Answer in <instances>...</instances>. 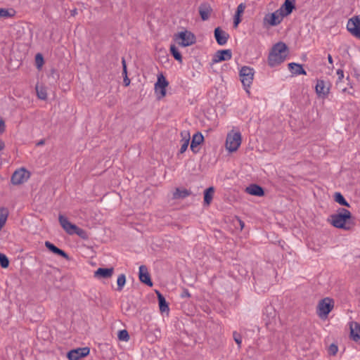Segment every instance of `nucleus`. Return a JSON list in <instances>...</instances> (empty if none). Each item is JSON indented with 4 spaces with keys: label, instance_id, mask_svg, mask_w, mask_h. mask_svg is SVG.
I'll list each match as a JSON object with an SVG mask.
<instances>
[{
    "label": "nucleus",
    "instance_id": "f257e3e1",
    "mask_svg": "<svg viewBox=\"0 0 360 360\" xmlns=\"http://www.w3.org/2000/svg\"><path fill=\"white\" fill-rule=\"evenodd\" d=\"M330 224L336 228L346 231L351 230L354 225L351 212L344 208L340 209L336 214L330 216Z\"/></svg>",
    "mask_w": 360,
    "mask_h": 360
},
{
    "label": "nucleus",
    "instance_id": "f03ea898",
    "mask_svg": "<svg viewBox=\"0 0 360 360\" xmlns=\"http://www.w3.org/2000/svg\"><path fill=\"white\" fill-rule=\"evenodd\" d=\"M287 46L282 42L275 44L269 53L268 63L271 67H274L283 63L287 56Z\"/></svg>",
    "mask_w": 360,
    "mask_h": 360
},
{
    "label": "nucleus",
    "instance_id": "7ed1b4c3",
    "mask_svg": "<svg viewBox=\"0 0 360 360\" xmlns=\"http://www.w3.org/2000/svg\"><path fill=\"white\" fill-rule=\"evenodd\" d=\"M58 220L63 229L68 234H76L83 239H86L89 238V234L85 230L78 227L75 224H72L68 219V218L64 217L63 215H59Z\"/></svg>",
    "mask_w": 360,
    "mask_h": 360
},
{
    "label": "nucleus",
    "instance_id": "20e7f679",
    "mask_svg": "<svg viewBox=\"0 0 360 360\" xmlns=\"http://www.w3.org/2000/svg\"><path fill=\"white\" fill-rule=\"evenodd\" d=\"M334 307V300L330 297L321 300L317 306V314L321 319L327 318Z\"/></svg>",
    "mask_w": 360,
    "mask_h": 360
},
{
    "label": "nucleus",
    "instance_id": "39448f33",
    "mask_svg": "<svg viewBox=\"0 0 360 360\" xmlns=\"http://www.w3.org/2000/svg\"><path fill=\"white\" fill-rule=\"evenodd\" d=\"M174 39L176 43L183 47L191 46L195 42V35L187 30L180 32L175 34Z\"/></svg>",
    "mask_w": 360,
    "mask_h": 360
},
{
    "label": "nucleus",
    "instance_id": "423d86ee",
    "mask_svg": "<svg viewBox=\"0 0 360 360\" xmlns=\"http://www.w3.org/2000/svg\"><path fill=\"white\" fill-rule=\"evenodd\" d=\"M241 144V134L240 132L231 131L227 134L226 148L229 152H235Z\"/></svg>",
    "mask_w": 360,
    "mask_h": 360
},
{
    "label": "nucleus",
    "instance_id": "0eeeda50",
    "mask_svg": "<svg viewBox=\"0 0 360 360\" xmlns=\"http://www.w3.org/2000/svg\"><path fill=\"white\" fill-rule=\"evenodd\" d=\"M254 70L251 68L244 66L240 70V77L243 85L247 93H250L248 88L250 86L254 77Z\"/></svg>",
    "mask_w": 360,
    "mask_h": 360
},
{
    "label": "nucleus",
    "instance_id": "6e6552de",
    "mask_svg": "<svg viewBox=\"0 0 360 360\" xmlns=\"http://www.w3.org/2000/svg\"><path fill=\"white\" fill-rule=\"evenodd\" d=\"M283 18V15H282L278 10H276L272 13L265 15L263 23L264 26H276L281 22Z\"/></svg>",
    "mask_w": 360,
    "mask_h": 360
},
{
    "label": "nucleus",
    "instance_id": "1a4fd4ad",
    "mask_svg": "<svg viewBox=\"0 0 360 360\" xmlns=\"http://www.w3.org/2000/svg\"><path fill=\"white\" fill-rule=\"evenodd\" d=\"M347 29L351 34L360 39V16L356 15L349 19Z\"/></svg>",
    "mask_w": 360,
    "mask_h": 360
},
{
    "label": "nucleus",
    "instance_id": "9d476101",
    "mask_svg": "<svg viewBox=\"0 0 360 360\" xmlns=\"http://www.w3.org/2000/svg\"><path fill=\"white\" fill-rule=\"evenodd\" d=\"M168 82L162 75H160L158 77V81L155 84V91L158 95V99L165 96L166 87L168 86Z\"/></svg>",
    "mask_w": 360,
    "mask_h": 360
},
{
    "label": "nucleus",
    "instance_id": "9b49d317",
    "mask_svg": "<svg viewBox=\"0 0 360 360\" xmlns=\"http://www.w3.org/2000/svg\"><path fill=\"white\" fill-rule=\"evenodd\" d=\"M30 178V173L25 169L16 170L11 176V182L15 185L21 184Z\"/></svg>",
    "mask_w": 360,
    "mask_h": 360
},
{
    "label": "nucleus",
    "instance_id": "f8f14e48",
    "mask_svg": "<svg viewBox=\"0 0 360 360\" xmlns=\"http://www.w3.org/2000/svg\"><path fill=\"white\" fill-rule=\"evenodd\" d=\"M90 352L89 347H82L69 351L67 357L69 360H79L80 358L86 356Z\"/></svg>",
    "mask_w": 360,
    "mask_h": 360
},
{
    "label": "nucleus",
    "instance_id": "ddd939ff",
    "mask_svg": "<svg viewBox=\"0 0 360 360\" xmlns=\"http://www.w3.org/2000/svg\"><path fill=\"white\" fill-rule=\"evenodd\" d=\"M139 278L141 283L146 284L149 287H152L153 283L151 280L150 275L148 272V268L145 265H141L139 269Z\"/></svg>",
    "mask_w": 360,
    "mask_h": 360
},
{
    "label": "nucleus",
    "instance_id": "4468645a",
    "mask_svg": "<svg viewBox=\"0 0 360 360\" xmlns=\"http://www.w3.org/2000/svg\"><path fill=\"white\" fill-rule=\"evenodd\" d=\"M232 53L229 49L218 51L212 58L214 63L229 60L231 58Z\"/></svg>",
    "mask_w": 360,
    "mask_h": 360
},
{
    "label": "nucleus",
    "instance_id": "2eb2a0df",
    "mask_svg": "<svg viewBox=\"0 0 360 360\" xmlns=\"http://www.w3.org/2000/svg\"><path fill=\"white\" fill-rule=\"evenodd\" d=\"M229 34L222 30L220 27H217L214 30V37L217 42L219 45H224L226 44L229 39Z\"/></svg>",
    "mask_w": 360,
    "mask_h": 360
},
{
    "label": "nucleus",
    "instance_id": "dca6fc26",
    "mask_svg": "<svg viewBox=\"0 0 360 360\" xmlns=\"http://www.w3.org/2000/svg\"><path fill=\"white\" fill-rule=\"evenodd\" d=\"M294 8L295 0H285L284 4L278 10L285 17L290 15Z\"/></svg>",
    "mask_w": 360,
    "mask_h": 360
},
{
    "label": "nucleus",
    "instance_id": "f3484780",
    "mask_svg": "<svg viewBox=\"0 0 360 360\" xmlns=\"http://www.w3.org/2000/svg\"><path fill=\"white\" fill-rule=\"evenodd\" d=\"M181 139L180 141L181 148H180L179 153H184L188 148L191 136H190V133L188 131L184 130L181 132Z\"/></svg>",
    "mask_w": 360,
    "mask_h": 360
},
{
    "label": "nucleus",
    "instance_id": "a211bd4d",
    "mask_svg": "<svg viewBox=\"0 0 360 360\" xmlns=\"http://www.w3.org/2000/svg\"><path fill=\"white\" fill-rule=\"evenodd\" d=\"M316 92L319 96L326 97L329 93V87L323 80H318L316 85Z\"/></svg>",
    "mask_w": 360,
    "mask_h": 360
},
{
    "label": "nucleus",
    "instance_id": "6ab92c4d",
    "mask_svg": "<svg viewBox=\"0 0 360 360\" xmlns=\"http://www.w3.org/2000/svg\"><path fill=\"white\" fill-rule=\"evenodd\" d=\"M114 269L111 268H98L94 272V276L96 278H109L112 276Z\"/></svg>",
    "mask_w": 360,
    "mask_h": 360
},
{
    "label": "nucleus",
    "instance_id": "aec40b11",
    "mask_svg": "<svg viewBox=\"0 0 360 360\" xmlns=\"http://www.w3.org/2000/svg\"><path fill=\"white\" fill-rule=\"evenodd\" d=\"M203 136L200 132H198L193 136L191 143V149L193 153H197L198 151V147L203 141Z\"/></svg>",
    "mask_w": 360,
    "mask_h": 360
},
{
    "label": "nucleus",
    "instance_id": "412c9836",
    "mask_svg": "<svg viewBox=\"0 0 360 360\" xmlns=\"http://www.w3.org/2000/svg\"><path fill=\"white\" fill-rule=\"evenodd\" d=\"M350 335L352 339L357 342L360 340V324L357 322H352L350 325Z\"/></svg>",
    "mask_w": 360,
    "mask_h": 360
},
{
    "label": "nucleus",
    "instance_id": "4be33fe9",
    "mask_svg": "<svg viewBox=\"0 0 360 360\" xmlns=\"http://www.w3.org/2000/svg\"><path fill=\"white\" fill-rule=\"evenodd\" d=\"M199 13L202 20H206L210 18L212 8L210 4L205 3L199 6Z\"/></svg>",
    "mask_w": 360,
    "mask_h": 360
},
{
    "label": "nucleus",
    "instance_id": "5701e85b",
    "mask_svg": "<svg viewBox=\"0 0 360 360\" xmlns=\"http://www.w3.org/2000/svg\"><path fill=\"white\" fill-rule=\"evenodd\" d=\"M245 191L248 194L255 196H262L264 194L263 188L257 184L250 185Z\"/></svg>",
    "mask_w": 360,
    "mask_h": 360
},
{
    "label": "nucleus",
    "instance_id": "b1692460",
    "mask_svg": "<svg viewBox=\"0 0 360 360\" xmlns=\"http://www.w3.org/2000/svg\"><path fill=\"white\" fill-rule=\"evenodd\" d=\"M156 293L160 312H168L169 311V308L165 297L159 291H156Z\"/></svg>",
    "mask_w": 360,
    "mask_h": 360
},
{
    "label": "nucleus",
    "instance_id": "393cba45",
    "mask_svg": "<svg viewBox=\"0 0 360 360\" xmlns=\"http://www.w3.org/2000/svg\"><path fill=\"white\" fill-rule=\"evenodd\" d=\"M245 9V5L244 4H240L238 7L237 10L234 16V21H233V25L235 27H236L238 24L240 22V15L244 13V11Z\"/></svg>",
    "mask_w": 360,
    "mask_h": 360
},
{
    "label": "nucleus",
    "instance_id": "a878e982",
    "mask_svg": "<svg viewBox=\"0 0 360 360\" xmlns=\"http://www.w3.org/2000/svg\"><path fill=\"white\" fill-rule=\"evenodd\" d=\"M288 68L290 72L294 75H299L307 74L302 66L300 64L291 63L288 64Z\"/></svg>",
    "mask_w": 360,
    "mask_h": 360
},
{
    "label": "nucleus",
    "instance_id": "bb28decb",
    "mask_svg": "<svg viewBox=\"0 0 360 360\" xmlns=\"http://www.w3.org/2000/svg\"><path fill=\"white\" fill-rule=\"evenodd\" d=\"M191 194V192L189 190H187L186 188L180 189L176 188L175 191L173 193V198L174 199H183L188 196H189Z\"/></svg>",
    "mask_w": 360,
    "mask_h": 360
},
{
    "label": "nucleus",
    "instance_id": "cd10ccee",
    "mask_svg": "<svg viewBox=\"0 0 360 360\" xmlns=\"http://www.w3.org/2000/svg\"><path fill=\"white\" fill-rule=\"evenodd\" d=\"M214 193V187H209L208 188H207L205 191L204 203L205 205H209L211 203L212 200L213 198Z\"/></svg>",
    "mask_w": 360,
    "mask_h": 360
},
{
    "label": "nucleus",
    "instance_id": "c85d7f7f",
    "mask_svg": "<svg viewBox=\"0 0 360 360\" xmlns=\"http://www.w3.org/2000/svg\"><path fill=\"white\" fill-rule=\"evenodd\" d=\"M8 212L6 208L0 209V230L4 227L7 220Z\"/></svg>",
    "mask_w": 360,
    "mask_h": 360
},
{
    "label": "nucleus",
    "instance_id": "c756f323",
    "mask_svg": "<svg viewBox=\"0 0 360 360\" xmlns=\"http://www.w3.org/2000/svg\"><path fill=\"white\" fill-rule=\"evenodd\" d=\"M126 283V276L124 274L119 275L117 280V290L121 292Z\"/></svg>",
    "mask_w": 360,
    "mask_h": 360
},
{
    "label": "nucleus",
    "instance_id": "7c9ffc66",
    "mask_svg": "<svg viewBox=\"0 0 360 360\" xmlns=\"http://www.w3.org/2000/svg\"><path fill=\"white\" fill-rule=\"evenodd\" d=\"M335 200L338 203H339L341 205H344L346 207H350L349 204L345 200V198L340 193H335Z\"/></svg>",
    "mask_w": 360,
    "mask_h": 360
},
{
    "label": "nucleus",
    "instance_id": "2f4dec72",
    "mask_svg": "<svg viewBox=\"0 0 360 360\" xmlns=\"http://www.w3.org/2000/svg\"><path fill=\"white\" fill-rule=\"evenodd\" d=\"M36 91L39 98L41 100H46L47 97V94L46 89L43 86H36Z\"/></svg>",
    "mask_w": 360,
    "mask_h": 360
},
{
    "label": "nucleus",
    "instance_id": "473e14b6",
    "mask_svg": "<svg viewBox=\"0 0 360 360\" xmlns=\"http://www.w3.org/2000/svg\"><path fill=\"white\" fill-rule=\"evenodd\" d=\"M170 51H171V53L172 54V56H174V58L176 60H178L179 62L182 61V56H181L180 52L178 51V49L175 46V45H171Z\"/></svg>",
    "mask_w": 360,
    "mask_h": 360
},
{
    "label": "nucleus",
    "instance_id": "72a5a7b5",
    "mask_svg": "<svg viewBox=\"0 0 360 360\" xmlns=\"http://www.w3.org/2000/svg\"><path fill=\"white\" fill-rule=\"evenodd\" d=\"M14 11L13 9H6L0 8V18H8L13 16Z\"/></svg>",
    "mask_w": 360,
    "mask_h": 360
},
{
    "label": "nucleus",
    "instance_id": "f704fd0d",
    "mask_svg": "<svg viewBox=\"0 0 360 360\" xmlns=\"http://www.w3.org/2000/svg\"><path fill=\"white\" fill-rule=\"evenodd\" d=\"M0 265L4 269H6L9 266L8 258L5 254L0 253Z\"/></svg>",
    "mask_w": 360,
    "mask_h": 360
},
{
    "label": "nucleus",
    "instance_id": "c9c22d12",
    "mask_svg": "<svg viewBox=\"0 0 360 360\" xmlns=\"http://www.w3.org/2000/svg\"><path fill=\"white\" fill-rule=\"evenodd\" d=\"M233 338L234 341L237 344L238 349H240L241 345H242V336H241V335L239 333L236 332V331H233Z\"/></svg>",
    "mask_w": 360,
    "mask_h": 360
},
{
    "label": "nucleus",
    "instance_id": "e433bc0d",
    "mask_svg": "<svg viewBox=\"0 0 360 360\" xmlns=\"http://www.w3.org/2000/svg\"><path fill=\"white\" fill-rule=\"evenodd\" d=\"M49 251L52 252L54 254L62 256L65 258L67 260H70V257L63 250V249H48Z\"/></svg>",
    "mask_w": 360,
    "mask_h": 360
},
{
    "label": "nucleus",
    "instance_id": "4c0bfd02",
    "mask_svg": "<svg viewBox=\"0 0 360 360\" xmlns=\"http://www.w3.org/2000/svg\"><path fill=\"white\" fill-rule=\"evenodd\" d=\"M118 338L120 340L128 341L129 335L127 330H121L118 333Z\"/></svg>",
    "mask_w": 360,
    "mask_h": 360
},
{
    "label": "nucleus",
    "instance_id": "58836bf2",
    "mask_svg": "<svg viewBox=\"0 0 360 360\" xmlns=\"http://www.w3.org/2000/svg\"><path fill=\"white\" fill-rule=\"evenodd\" d=\"M338 346L335 344H331L329 347L328 352L332 355H335L338 352Z\"/></svg>",
    "mask_w": 360,
    "mask_h": 360
},
{
    "label": "nucleus",
    "instance_id": "ea45409f",
    "mask_svg": "<svg viewBox=\"0 0 360 360\" xmlns=\"http://www.w3.org/2000/svg\"><path fill=\"white\" fill-rule=\"evenodd\" d=\"M36 63L38 68H40L43 64V57L40 53H37L35 57Z\"/></svg>",
    "mask_w": 360,
    "mask_h": 360
},
{
    "label": "nucleus",
    "instance_id": "a19ab883",
    "mask_svg": "<svg viewBox=\"0 0 360 360\" xmlns=\"http://www.w3.org/2000/svg\"><path fill=\"white\" fill-rule=\"evenodd\" d=\"M191 297V294H190L188 290L186 288H184L182 290V292L181 294V297L185 298V297Z\"/></svg>",
    "mask_w": 360,
    "mask_h": 360
},
{
    "label": "nucleus",
    "instance_id": "79ce46f5",
    "mask_svg": "<svg viewBox=\"0 0 360 360\" xmlns=\"http://www.w3.org/2000/svg\"><path fill=\"white\" fill-rule=\"evenodd\" d=\"M122 67H123V75H124V76H127V65H126V62H125V60L124 58H122Z\"/></svg>",
    "mask_w": 360,
    "mask_h": 360
},
{
    "label": "nucleus",
    "instance_id": "37998d69",
    "mask_svg": "<svg viewBox=\"0 0 360 360\" xmlns=\"http://www.w3.org/2000/svg\"><path fill=\"white\" fill-rule=\"evenodd\" d=\"M337 75H338L339 80H341L344 77V72L342 70H337Z\"/></svg>",
    "mask_w": 360,
    "mask_h": 360
},
{
    "label": "nucleus",
    "instance_id": "c03bdc74",
    "mask_svg": "<svg viewBox=\"0 0 360 360\" xmlns=\"http://www.w3.org/2000/svg\"><path fill=\"white\" fill-rule=\"evenodd\" d=\"M5 124L3 120H0V133H2L4 131Z\"/></svg>",
    "mask_w": 360,
    "mask_h": 360
},
{
    "label": "nucleus",
    "instance_id": "a18cd8bd",
    "mask_svg": "<svg viewBox=\"0 0 360 360\" xmlns=\"http://www.w3.org/2000/svg\"><path fill=\"white\" fill-rule=\"evenodd\" d=\"M124 84L125 86H128L130 84V80L127 77V76H125L124 78Z\"/></svg>",
    "mask_w": 360,
    "mask_h": 360
},
{
    "label": "nucleus",
    "instance_id": "49530a36",
    "mask_svg": "<svg viewBox=\"0 0 360 360\" xmlns=\"http://www.w3.org/2000/svg\"><path fill=\"white\" fill-rule=\"evenodd\" d=\"M45 245H46V248H56L53 244L51 243L49 241H46Z\"/></svg>",
    "mask_w": 360,
    "mask_h": 360
},
{
    "label": "nucleus",
    "instance_id": "de8ad7c7",
    "mask_svg": "<svg viewBox=\"0 0 360 360\" xmlns=\"http://www.w3.org/2000/svg\"><path fill=\"white\" fill-rule=\"evenodd\" d=\"M45 143V141L44 139H41L40 141H39L37 143V146H43L44 144Z\"/></svg>",
    "mask_w": 360,
    "mask_h": 360
},
{
    "label": "nucleus",
    "instance_id": "09e8293b",
    "mask_svg": "<svg viewBox=\"0 0 360 360\" xmlns=\"http://www.w3.org/2000/svg\"><path fill=\"white\" fill-rule=\"evenodd\" d=\"M328 60L329 63L333 64V58L330 54H328Z\"/></svg>",
    "mask_w": 360,
    "mask_h": 360
},
{
    "label": "nucleus",
    "instance_id": "8fccbe9b",
    "mask_svg": "<svg viewBox=\"0 0 360 360\" xmlns=\"http://www.w3.org/2000/svg\"><path fill=\"white\" fill-rule=\"evenodd\" d=\"M5 147L4 143L0 140V150H3Z\"/></svg>",
    "mask_w": 360,
    "mask_h": 360
},
{
    "label": "nucleus",
    "instance_id": "3c124183",
    "mask_svg": "<svg viewBox=\"0 0 360 360\" xmlns=\"http://www.w3.org/2000/svg\"><path fill=\"white\" fill-rule=\"evenodd\" d=\"M239 224L240 225L241 229H243L244 226V223L242 221L239 220Z\"/></svg>",
    "mask_w": 360,
    "mask_h": 360
},
{
    "label": "nucleus",
    "instance_id": "603ef678",
    "mask_svg": "<svg viewBox=\"0 0 360 360\" xmlns=\"http://www.w3.org/2000/svg\"><path fill=\"white\" fill-rule=\"evenodd\" d=\"M75 13H77V11L76 10L72 11V15H75Z\"/></svg>",
    "mask_w": 360,
    "mask_h": 360
},
{
    "label": "nucleus",
    "instance_id": "864d4df0",
    "mask_svg": "<svg viewBox=\"0 0 360 360\" xmlns=\"http://www.w3.org/2000/svg\"><path fill=\"white\" fill-rule=\"evenodd\" d=\"M346 91H347V89H346V88L342 89V91H343V92H345Z\"/></svg>",
    "mask_w": 360,
    "mask_h": 360
},
{
    "label": "nucleus",
    "instance_id": "5fc2aeb1",
    "mask_svg": "<svg viewBox=\"0 0 360 360\" xmlns=\"http://www.w3.org/2000/svg\"><path fill=\"white\" fill-rule=\"evenodd\" d=\"M129 307L126 309V311H129Z\"/></svg>",
    "mask_w": 360,
    "mask_h": 360
}]
</instances>
